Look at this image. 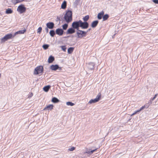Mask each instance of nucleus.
Returning <instances> with one entry per match:
<instances>
[{
  "mask_svg": "<svg viewBox=\"0 0 158 158\" xmlns=\"http://www.w3.org/2000/svg\"><path fill=\"white\" fill-rule=\"evenodd\" d=\"M72 27L73 28L77 30L81 27L82 29H87L89 27V24L87 22H82L81 20L76 21L73 22L72 24Z\"/></svg>",
  "mask_w": 158,
  "mask_h": 158,
  "instance_id": "f257e3e1",
  "label": "nucleus"
},
{
  "mask_svg": "<svg viewBox=\"0 0 158 158\" xmlns=\"http://www.w3.org/2000/svg\"><path fill=\"white\" fill-rule=\"evenodd\" d=\"M72 12L70 11H68L66 12L64 17V19L66 22L69 23L71 22L72 20Z\"/></svg>",
  "mask_w": 158,
  "mask_h": 158,
  "instance_id": "f03ea898",
  "label": "nucleus"
},
{
  "mask_svg": "<svg viewBox=\"0 0 158 158\" xmlns=\"http://www.w3.org/2000/svg\"><path fill=\"white\" fill-rule=\"evenodd\" d=\"M87 33V32L78 30L76 32V34L78 38L81 39L83 37H85Z\"/></svg>",
  "mask_w": 158,
  "mask_h": 158,
  "instance_id": "7ed1b4c3",
  "label": "nucleus"
},
{
  "mask_svg": "<svg viewBox=\"0 0 158 158\" xmlns=\"http://www.w3.org/2000/svg\"><path fill=\"white\" fill-rule=\"evenodd\" d=\"M15 37L14 34H8L5 35L1 39V41L2 43L5 42L9 39H11Z\"/></svg>",
  "mask_w": 158,
  "mask_h": 158,
  "instance_id": "20e7f679",
  "label": "nucleus"
},
{
  "mask_svg": "<svg viewBox=\"0 0 158 158\" xmlns=\"http://www.w3.org/2000/svg\"><path fill=\"white\" fill-rule=\"evenodd\" d=\"M43 67L42 66H38L35 68L34 71V74L37 75L43 72Z\"/></svg>",
  "mask_w": 158,
  "mask_h": 158,
  "instance_id": "39448f33",
  "label": "nucleus"
},
{
  "mask_svg": "<svg viewBox=\"0 0 158 158\" xmlns=\"http://www.w3.org/2000/svg\"><path fill=\"white\" fill-rule=\"evenodd\" d=\"M101 98V94H98L96 97V98L94 99L90 100L88 102V103L91 104L98 102Z\"/></svg>",
  "mask_w": 158,
  "mask_h": 158,
  "instance_id": "423d86ee",
  "label": "nucleus"
},
{
  "mask_svg": "<svg viewBox=\"0 0 158 158\" xmlns=\"http://www.w3.org/2000/svg\"><path fill=\"white\" fill-rule=\"evenodd\" d=\"M17 10L20 13H22L25 11L26 8L24 5L22 4L19 6Z\"/></svg>",
  "mask_w": 158,
  "mask_h": 158,
  "instance_id": "0eeeda50",
  "label": "nucleus"
},
{
  "mask_svg": "<svg viewBox=\"0 0 158 158\" xmlns=\"http://www.w3.org/2000/svg\"><path fill=\"white\" fill-rule=\"evenodd\" d=\"M50 69L52 70L56 71L57 69L60 70L61 68L58 65H52L50 66Z\"/></svg>",
  "mask_w": 158,
  "mask_h": 158,
  "instance_id": "6e6552de",
  "label": "nucleus"
},
{
  "mask_svg": "<svg viewBox=\"0 0 158 158\" xmlns=\"http://www.w3.org/2000/svg\"><path fill=\"white\" fill-rule=\"evenodd\" d=\"M96 150V149L94 150H91V149L89 148H86L85 150V152L84 153H86L89 155H91L94 152H95Z\"/></svg>",
  "mask_w": 158,
  "mask_h": 158,
  "instance_id": "1a4fd4ad",
  "label": "nucleus"
},
{
  "mask_svg": "<svg viewBox=\"0 0 158 158\" xmlns=\"http://www.w3.org/2000/svg\"><path fill=\"white\" fill-rule=\"evenodd\" d=\"M26 31V30L25 28H24L23 30H20L16 32L14 34V36H15L17 34H23Z\"/></svg>",
  "mask_w": 158,
  "mask_h": 158,
  "instance_id": "9d476101",
  "label": "nucleus"
},
{
  "mask_svg": "<svg viewBox=\"0 0 158 158\" xmlns=\"http://www.w3.org/2000/svg\"><path fill=\"white\" fill-rule=\"evenodd\" d=\"M75 28H73V27L69 28L66 32V34H71L74 33L75 31Z\"/></svg>",
  "mask_w": 158,
  "mask_h": 158,
  "instance_id": "9b49d317",
  "label": "nucleus"
},
{
  "mask_svg": "<svg viewBox=\"0 0 158 158\" xmlns=\"http://www.w3.org/2000/svg\"><path fill=\"white\" fill-rule=\"evenodd\" d=\"M56 33L59 35H62L64 31L61 29L58 28L56 31Z\"/></svg>",
  "mask_w": 158,
  "mask_h": 158,
  "instance_id": "f8f14e48",
  "label": "nucleus"
},
{
  "mask_svg": "<svg viewBox=\"0 0 158 158\" xmlns=\"http://www.w3.org/2000/svg\"><path fill=\"white\" fill-rule=\"evenodd\" d=\"M53 105L52 104H50L47 106L43 109V110H51L53 109Z\"/></svg>",
  "mask_w": 158,
  "mask_h": 158,
  "instance_id": "ddd939ff",
  "label": "nucleus"
},
{
  "mask_svg": "<svg viewBox=\"0 0 158 158\" xmlns=\"http://www.w3.org/2000/svg\"><path fill=\"white\" fill-rule=\"evenodd\" d=\"M54 24L52 22L48 23L46 24L47 27L50 29H52L54 26Z\"/></svg>",
  "mask_w": 158,
  "mask_h": 158,
  "instance_id": "4468645a",
  "label": "nucleus"
},
{
  "mask_svg": "<svg viewBox=\"0 0 158 158\" xmlns=\"http://www.w3.org/2000/svg\"><path fill=\"white\" fill-rule=\"evenodd\" d=\"M95 63L93 62H90L88 64V68L91 70H93L94 69Z\"/></svg>",
  "mask_w": 158,
  "mask_h": 158,
  "instance_id": "2eb2a0df",
  "label": "nucleus"
},
{
  "mask_svg": "<svg viewBox=\"0 0 158 158\" xmlns=\"http://www.w3.org/2000/svg\"><path fill=\"white\" fill-rule=\"evenodd\" d=\"M104 14V12L103 11L101 12L98 15V19H102V16Z\"/></svg>",
  "mask_w": 158,
  "mask_h": 158,
  "instance_id": "dca6fc26",
  "label": "nucleus"
},
{
  "mask_svg": "<svg viewBox=\"0 0 158 158\" xmlns=\"http://www.w3.org/2000/svg\"><path fill=\"white\" fill-rule=\"evenodd\" d=\"M54 60V57L52 56H50L48 60V61L49 63H52Z\"/></svg>",
  "mask_w": 158,
  "mask_h": 158,
  "instance_id": "f3484780",
  "label": "nucleus"
},
{
  "mask_svg": "<svg viewBox=\"0 0 158 158\" xmlns=\"http://www.w3.org/2000/svg\"><path fill=\"white\" fill-rule=\"evenodd\" d=\"M98 23V21H93L91 24V26L93 27H95L96 26Z\"/></svg>",
  "mask_w": 158,
  "mask_h": 158,
  "instance_id": "a211bd4d",
  "label": "nucleus"
},
{
  "mask_svg": "<svg viewBox=\"0 0 158 158\" xmlns=\"http://www.w3.org/2000/svg\"><path fill=\"white\" fill-rule=\"evenodd\" d=\"M66 7V2L65 1H64L61 5V8L62 9H65Z\"/></svg>",
  "mask_w": 158,
  "mask_h": 158,
  "instance_id": "6ab92c4d",
  "label": "nucleus"
},
{
  "mask_svg": "<svg viewBox=\"0 0 158 158\" xmlns=\"http://www.w3.org/2000/svg\"><path fill=\"white\" fill-rule=\"evenodd\" d=\"M52 102L54 103H56L59 102V100L57 98L54 97L52 98Z\"/></svg>",
  "mask_w": 158,
  "mask_h": 158,
  "instance_id": "aec40b11",
  "label": "nucleus"
},
{
  "mask_svg": "<svg viewBox=\"0 0 158 158\" xmlns=\"http://www.w3.org/2000/svg\"><path fill=\"white\" fill-rule=\"evenodd\" d=\"M13 10L10 8L7 9L6 11V14H10L13 13Z\"/></svg>",
  "mask_w": 158,
  "mask_h": 158,
  "instance_id": "412c9836",
  "label": "nucleus"
},
{
  "mask_svg": "<svg viewBox=\"0 0 158 158\" xmlns=\"http://www.w3.org/2000/svg\"><path fill=\"white\" fill-rule=\"evenodd\" d=\"M50 87L49 85L46 86L44 87L43 88V90L46 92H47Z\"/></svg>",
  "mask_w": 158,
  "mask_h": 158,
  "instance_id": "4be33fe9",
  "label": "nucleus"
},
{
  "mask_svg": "<svg viewBox=\"0 0 158 158\" xmlns=\"http://www.w3.org/2000/svg\"><path fill=\"white\" fill-rule=\"evenodd\" d=\"M74 48L73 47H70L68 49V52L69 54H71L73 51Z\"/></svg>",
  "mask_w": 158,
  "mask_h": 158,
  "instance_id": "5701e85b",
  "label": "nucleus"
},
{
  "mask_svg": "<svg viewBox=\"0 0 158 158\" xmlns=\"http://www.w3.org/2000/svg\"><path fill=\"white\" fill-rule=\"evenodd\" d=\"M66 104L67 106H73L75 105V104L72 102H66Z\"/></svg>",
  "mask_w": 158,
  "mask_h": 158,
  "instance_id": "b1692460",
  "label": "nucleus"
},
{
  "mask_svg": "<svg viewBox=\"0 0 158 158\" xmlns=\"http://www.w3.org/2000/svg\"><path fill=\"white\" fill-rule=\"evenodd\" d=\"M108 18L109 15H108L106 14L104 15L102 17L103 21H105L106 20L108 19Z\"/></svg>",
  "mask_w": 158,
  "mask_h": 158,
  "instance_id": "393cba45",
  "label": "nucleus"
},
{
  "mask_svg": "<svg viewBox=\"0 0 158 158\" xmlns=\"http://www.w3.org/2000/svg\"><path fill=\"white\" fill-rule=\"evenodd\" d=\"M89 15H86L83 18V19L84 21V22H86V21L89 19Z\"/></svg>",
  "mask_w": 158,
  "mask_h": 158,
  "instance_id": "a878e982",
  "label": "nucleus"
},
{
  "mask_svg": "<svg viewBox=\"0 0 158 158\" xmlns=\"http://www.w3.org/2000/svg\"><path fill=\"white\" fill-rule=\"evenodd\" d=\"M49 34L52 37H53L55 34V32L54 30H51L49 32Z\"/></svg>",
  "mask_w": 158,
  "mask_h": 158,
  "instance_id": "bb28decb",
  "label": "nucleus"
},
{
  "mask_svg": "<svg viewBox=\"0 0 158 158\" xmlns=\"http://www.w3.org/2000/svg\"><path fill=\"white\" fill-rule=\"evenodd\" d=\"M60 48L63 51L66 52L67 48L65 46H60Z\"/></svg>",
  "mask_w": 158,
  "mask_h": 158,
  "instance_id": "cd10ccee",
  "label": "nucleus"
},
{
  "mask_svg": "<svg viewBox=\"0 0 158 158\" xmlns=\"http://www.w3.org/2000/svg\"><path fill=\"white\" fill-rule=\"evenodd\" d=\"M68 27V25L67 24H65L62 26L63 29L65 30L67 29Z\"/></svg>",
  "mask_w": 158,
  "mask_h": 158,
  "instance_id": "c85d7f7f",
  "label": "nucleus"
},
{
  "mask_svg": "<svg viewBox=\"0 0 158 158\" xmlns=\"http://www.w3.org/2000/svg\"><path fill=\"white\" fill-rule=\"evenodd\" d=\"M75 148L74 147H71L70 148H69L68 149V151L69 152L73 151L75 149Z\"/></svg>",
  "mask_w": 158,
  "mask_h": 158,
  "instance_id": "c756f323",
  "label": "nucleus"
},
{
  "mask_svg": "<svg viewBox=\"0 0 158 158\" xmlns=\"http://www.w3.org/2000/svg\"><path fill=\"white\" fill-rule=\"evenodd\" d=\"M49 47V45L48 44H44L43 46V48L44 49L46 50Z\"/></svg>",
  "mask_w": 158,
  "mask_h": 158,
  "instance_id": "7c9ffc66",
  "label": "nucleus"
},
{
  "mask_svg": "<svg viewBox=\"0 0 158 158\" xmlns=\"http://www.w3.org/2000/svg\"><path fill=\"white\" fill-rule=\"evenodd\" d=\"M42 30V28L41 27H39L37 29V33H39L40 34Z\"/></svg>",
  "mask_w": 158,
  "mask_h": 158,
  "instance_id": "2f4dec72",
  "label": "nucleus"
},
{
  "mask_svg": "<svg viewBox=\"0 0 158 158\" xmlns=\"http://www.w3.org/2000/svg\"><path fill=\"white\" fill-rule=\"evenodd\" d=\"M139 112V110H137L135 111L134 113H133L132 114H131V116H132L134 115L135 114H137V113H138Z\"/></svg>",
  "mask_w": 158,
  "mask_h": 158,
  "instance_id": "473e14b6",
  "label": "nucleus"
},
{
  "mask_svg": "<svg viewBox=\"0 0 158 158\" xmlns=\"http://www.w3.org/2000/svg\"><path fill=\"white\" fill-rule=\"evenodd\" d=\"M145 107V106H142L139 110H138L139 112H140L141 110H143Z\"/></svg>",
  "mask_w": 158,
  "mask_h": 158,
  "instance_id": "72a5a7b5",
  "label": "nucleus"
},
{
  "mask_svg": "<svg viewBox=\"0 0 158 158\" xmlns=\"http://www.w3.org/2000/svg\"><path fill=\"white\" fill-rule=\"evenodd\" d=\"M152 1L154 3L158 4V0H153Z\"/></svg>",
  "mask_w": 158,
  "mask_h": 158,
  "instance_id": "f704fd0d",
  "label": "nucleus"
},
{
  "mask_svg": "<svg viewBox=\"0 0 158 158\" xmlns=\"http://www.w3.org/2000/svg\"><path fill=\"white\" fill-rule=\"evenodd\" d=\"M79 1L80 0H76L75 2V3L77 5L79 3Z\"/></svg>",
  "mask_w": 158,
  "mask_h": 158,
  "instance_id": "c9c22d12",
  "label": "nucleus"
},
{
  "mask_svg": "<svg viewBox=\"0 0 158 158\" xmlns=\"http://www.w3.org/2000/svg\"><path fill=\"white\" fill-rule=\"evenodd\" d=\"M157 96V94H156L154 97L152 99V101H153L155 98H156V97Z\"/></svg>",
  "mask_w": 158,
  "mask_h": 158,
  "instance_id": "e433bc0d",
  "label": "nucleus"
},
{
  "mask_svg": "<svg viewBox=\"0 0 158 158\" xmlns=\"http://www.w3.org/2000/svg\"><path fill=\"white\" fill-rule=\"evenodd\" d=\"M48 28L47 27H46V28H45V31H46V32H47V33H48Z\"/></svg>",
  "mask_w": 158,
  "mask_h": 158,
  "instance_id": "4c0bfd02",
  "label": "nucleus"
},
{
  "mask_svg": "<svg viewBox=\"0 0 158 158\" xmlns=\"http://www.w3.org/2000/svg\"><path fill=\"white\" fill-rule=\"evenodd\" d=\"M90 30V29H89L87 31H86V32H88Z\"/></svg>",
  "mask_w": 158,
  "mask_h": 158,
  "instance_id": "58836bf2",
  "label": "nucleus"
},
{
  "mask_svg": "<svg viewBox=\"0 0 158 158\" xmlns=\"http://www.w3.org/2000/svg\"><path fill=\"white\" fill-rule=\"evenodd\" d=\"M31 96H32L33 95V94H31Z\"/></svg>",
  "mask_w": 158,
  "mask_h": 158,
  "instance_id": "ea45409f",
  "label": "nucleus"
},
{
  "mask_svg": "<svg viewBox=\"0 0 158 158\" xmlns=\"http://www.w3.org/2000/svg\"><path fill=\"white\" fill-rule=\"evenodd\" d=\"M1 74H0V77H1Z\"/></svg>",
  "mask_w": 158,
  "mask_h": 158,
  "instance_id": "a19ab883",
  "label": "nucleus"
}]
</instances>
